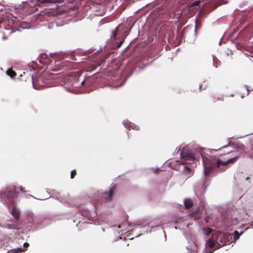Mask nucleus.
Returning a JSON list of instances; mask_svg holds the SVG:
<instances>
[{"label":"nucleus","mask_w":253,"mask_h":253,"mask_svg":"<svg viewBox=\"0 0 253 253\" xmlns=\"http://www.w3.org/2000/svg\"><path fill=\"white\" fill-rule=\"evenodd\" d=\"M121 226L120 225H119L118 226V228H121Z\"/></svg>","instance_id":"obj_39"},{"label":"nucleus","mask_w":253,"mask_h":253,"mask_svg":"<svg viewBox=\"0 0 253 253\" xmlns=\"http://www.w3.org/2000/svg\"><path fill=\"white\" fill-rule=\"evenodd\" d=\"M203 231L205 235H208L210 234L211 233L212 230L210 228L208 227H203Z\"/></svg>","instance_id":"obj_13"},{"label":"nucleus","mask_w":253,"mask_h":253,"mask_svg":"<svg viewBox=\"0 0 253 253\" xmlns=\"http://www.w3.org/2000/svg\"><path fill=\"white\" fill-rule=\"evenodd\" d=\"M226 42L225 41H223L222 40H221L219 42V45H221L222 43H225Z\"/></svg>","instance_id":"obj_22"},{"label":"nucleus","mask_w":253,"mask_h":253,"mask_svg":"<svg viewBox=\"0 0 253 253\" xmlns=\"http://www.w3.org/2000/svg\"><path fill=\"white\" fill-rule=\"evenodd\" d=\"M116 34H117V32L116 31H114L113 32V34L114 35V37H116Z\"/></svg>","instance_id":"obj_27"},{"label":"nucleus","mask_w":253,"mask_h":253,"mask_svg":"<svg viewBox=\"0 0 253 253\" xmlns=\"http://www.w3.org/2000/svg\"><path fill=\"white\" fill-rule=\"evenodd\" d=\"M244 233L243 231L241 232L240 233L237 231H234V234L231 235V239H232V237L234 238V240L235 241L237 239H238L240 236Z\"/></svg>","instance_id":"obj_12"},{"label":"nucleus","mask_w":253,"mask_h":253,"mask_svg":"<svg viewBox=\"0 0 253 253\" xmlns=\"http://www.w3.org/2000/svg\"><path fill=\"white\" fill-rule=\"evenodd\" d=\"M183 204L187 209L190 208L193 206V202L191 199H185L183 201Z\"/></svg>","instance_id":"obj_11"},{"label":"nucleus","mask_w":253,"mask_h":253,"mask_svg":"<svg viewBox=\"0 0 253 253\" xmlns=\"http://www.w3.org/2000/svg\"><path fill=\"white\" fill-rule=\"evenodd\" d=\"M30 196H31V197H33V198H35L34 197H33L32 195H30Z\"/></svg>","instance_id":"obj_42"},{"label":"nucleus","mask_w":253,"mask_h":253,"mask_svg":"<svg viewBox=\"0 0 253 253\" xmlns=\"http://www.w3.org/2000/svg\"><path fill=\"white\" fill-rule=\"evenodd\" d=\"M227 147H228V145L223 146V147H221L220 148H219V150H220L221 149L224 148H226Z\"/></svg>","instance_id":"obj_26"},{"label":"nucleus","mask_w":253,"mask_h":253,"mask_svg":"<svg viewBox=\"0 0 253 253\" xmlns=\"http://www.w3.org/2000/svg\"><path fill=\"white\" fill-rule=\"evenodd\" d=\"M29 246V245L28 243H25L24 244L23 247L17 248L13 251H9L7 252V253H13V252H14V253H20L24 252L27 250Z\"/></svg>","instance_id":"obj_6"},{"label":"nucleus","mask_w":253,"mask_h":253,"mask_svg":"<svg viewBox=\"0 0 253 253\" xmlns=\"http://www.w3.org/2000/svg\"><path fill=\"white\" fill-rule=\"evenodd\" d=\"M208 185L209 183H207L206 180L197 182L194 186V192L197 196H201L205 193Z\"/></svg>","instance_id":"obj_4"},{"label":"nucleus","mask_w":253,"mask_h":253,"mask_svg":"<svg viewBox=\"0 0 253 253\" xmlns=\"http://www.w3.org/2000/svg\"><path fill=\"white\" fill-rule=\"evenodd\" d=\"M215 244V241L212 238H210L206 241V246L210 248H212L214 246Z\"/></svg>","instance_id":"obj_10"},{"label":"nucleus","mask_w":253,"mask_h":253,"mask_svg":"<svg viewBox=\"0 0 253 253\" xmlns=\"http://www.w3.org/2000/svg\"><path fill=\"white\" fill-rule=\"evenodd\" d=\"M39 61H40V62H41V63H43L41 61V60L40 59H39Z\"/></svg>","instance_id":"obj_33"},{"label":"nucleus","mask_w":253,"mask_h":253,"mask_svg":"<svg viewBox=\"0 0 253 253\" xmlns=\"http://www.w3.org/2000/svg\"><path fill=\"white\" fill-rule=\"evenodd\" d=\"M64 0H32V2H37L38 3L40 2L41 3H59L63 2Z\"/></svg>","instance_id":"obj_7"},{"label":"nucleus","mask_w":253,"mask_h":253,"mask_svg":"<svg viewBox=\"0 0 253 253\" xmlns=\"http://www.w3.org/2000/svg\"><path fill=\"white\" fill-rule=\"evenodd\" d=\"M250 228H253V223L251 225V227L245 228V230H247L248 229Z\"/></svg>","instance_id":"obj_25"},{"label":"nucleus","mask_w":253,"mask_h":253,"mask_svg":"<svg viewBox=\"0 0 253 253\" xmlns=\"http://www.w3.org/2000/svg\"><path fill=\"white\" fill-rule=\"evenodd\" d=\"M124 40L123 41H121L120 43H119L118 45V47H120L122 46V45L123 44V42H124Z\"/></svg>","instance_id":"obj_20"},{"label":"nucleus","mask_w":253,"mask_h":253,"mask_svg":"<svg viewBox=\"0 0 253 253\" xmlns=\"http://www.w3.org/2000/svg\"><path fill=\"white\" fill-rule=\"evenodd\" d=\"M46 192L49 194H53V193H54V191H52V192H49V189H46Z\"/></svg>","instance_id":"obj_21"},{"label":"nucleus","mask_w":253,"mask_h":253,"mask_svg":"<svg viewBox=\"0 0 253 253\" xmlns=\"http://www.w3.org/2000/svg\"><path fill=\"white\" fill-rule=\"evenodd\" d=\"M3 227L7 229H17L16 226L13 224L8 223L5 224Z\"/></svg>","instance_id":"obj_15"},{"label":"nucleus","mask_w":253,"mask_h":253,"mask_svg":"<svg viewBox=\"0 0 253 253\" xmlns=\"http://www.w3.org/2000/svg\"><path fill=\"white\" fill-rule=\"evenodd\" d=\"M201 27V24L199 22V20H195V32L197 33V31L198 29L200 28Z\"/></svg>","instance_id":"obj_14"},{"label":"nucleus","mask_w":253,"mask_h":253,"mask_svg":"<svg viewBox=\"0 0 253 253\" xmlns=\"http://www.w3.org/2000/svg\"><path fill=\"white\" fill-rule=\"evenodd\" d=\"M84 81H82L81 82V85H83V84H84Z\"/></svg>","instance_id":"obj_29"},{"label":"nucleus","mask_w":253,"mask_h":253,"mask_svg":"<svg viewBox=\"0 0 253 253\" xmlns=\"http://www.w3.org/2000/svg\"><path fill=\"white\" fill-rule=\"evenodd\" d=\"M81 222H82L83 223L85 222H84V221L83 220H82V221L81 220H80V221H79V223H81Z\"/></svg>","instance_id":"obj_31"},{"label":"nucleus","mask_w":253,"mask_h":253,"mask_svg":"<svg viewBox=\"0 0 253 253\" xmlns=\"http://www.w3.org/2000/svg\"><path fill=\"white\" fill-rule=\"evenodd\" d=\"M6 38H6L5 36H4V37H3V40H5V39H6Z\"/></svg>","instance_id":"obj_32"},{"label":"nucleus","mask_w":253,"mask_h":253,"mask_svg":"<svg viewBox=\"0 0 253 253\" xmlns=\"http://www.w3.org/2000/svg\"><path fill=\"white\" fill-rule=\"evenodd\" d=\"M79 215H81L82 216L85 217L87 218L92 216L89 211L85 210H82L77 213V216H78Z\"/></svg>","instance_id":"obj_9"},{"label":"nucleus","mask_w":253,"mask_h":253,"mask_svg":"<svg viewBox=\"0 0 253 253\" xmlns=\"http://www.w3.org/2000/svg\"><path fill=\"white\" fill-rule=\"evenodd\" d=\"M213 251H211L210 252H209V253H212Z\"/></svg>","instance_id":"obj_35"},{"label":"nucleus","mask_w":253,"mask_h":253,"mask_svg":"<svg viewBox=\"0 0 253 253\" xmlns=\"http://www.w3.org/2000/svg\"><path fill=\"white\" fill-rule=\"evenodd\" d=\"M174 228L176 229H178V227L177 226H175Z\"/></svg>","instance_id":"obj_36"},{"label":"nucleus","mask_w":253,"mask_h":253,"mask_svg":"<svg viewBox=\"0 0 253 253\" xmlns=\"http://www.w3.org/2000/svg\"><path fill=\"white\" fill-rule=\"evenodd\" d=\"M160 225H157V226H154V227H153V226H152V227H151V230H150L149 232H147V233H148V232H150H150H151L152 230H153V231H154V230H155L154 229H153L154 228H155V227H160Z\"/></svg>","instance_id":"obj_19"},{"label":"nucleus","mask_w":253,"mask_h":253,"mask_svg":"<svg viewBox=\"0 0 253 253\" xmlns=\"http://www.w3.org/2000/svg\"><path fill=\"white\" fill-rule=\"evenodd\" d=\"M217 149H204L201 148L193 150L190 146L184 147L180 151L181 164L182 169L188 177L193 174L192 169L187 165L186 161H194L202 158L204 166V173L207 176L212 171H223L227 168V165L235 163L239 158V155H234L232 158L226 161H222L213 155Z\"/></svg>","instance_id":"obj_1"},{"label":"nucleus","mask_w":253,"mask_h":253,"mask_svg":"<svg viewBox=\"0 0 253 253\" xmlns=\"http://www.w3.org/2000/svg\"><path fill=\"white\" fill-rule=\"evenodd\" d=\"M123 124L126 128H127L129 130H130V129H132L136 130L139 129V126L135 125L134 124H133L128 121H123Z\"/></svg>","instance_id":"obj_5"},{"label":"nucleus","mask_w":253,"mask_h":253,"mask_svg":"<svg viewBox=\"0 0 253 253\" xmlns=\"http://www.w3.org/2000/svg\"><path fill=\"white\" fill-rule=\"evenodd\" d=\"M0 227H3V226L1 224H0Z\"/></svg>","instance_id":"obj_41"},{"label":"nucleus","mask_w":253,"mask_h":253,"mask_svg":"<svg viewBox=\"0 0 253 253\" xmlns=\"http://www.w3.org/2000/svg\"><path fill=\"white\" fill-rule=\"evenodd\" d=\"M234 153H235V152H230V153H228V154H234Z\"/></svg>","instance_id":"obj_30"},{"label":"nucleus","mask_w":253,"mask_h":253,"mask_svg":"<svg viewBox=\"0 0 253 253\" xmlns=\"http://www.w3.org/2000/svg\"><path fill=\"white\" fill-rule=\"evenodd\" d=\"M20 212V210L15 207H14L10 211L11 215L16 220L19 219Z\"/></svg>","instance_id":"obj_8"},{"label":"nucleus","mask_w":253,"mask_h":253,"mask_svg":"<svg viewBox=\"0 0 253 253\" xmlns=\"http://www.w3.org/2000/svg\"><path fill=\"white\" fill-rule=\"evenodd\" d=\"M17 196L15 192V188H13L11 189H7L4 192L1 193L0 196V198L4 204L9 203L12 204L14 201L15 197Z\"/></svg>","instance_id":"obj_2"},{"label":"nucleus","mask_w":253,"mask_h":253,"mask_svg":"<svg viewBox=\"0 0 253 253\" xmlns=\"http://www.w3.org/2000/svg\"><path fill=\"white\" fill-rule=\"evenodd\" d=\"M32 83H33V84L34 87L35 88V84H34V81H33V82H32Z\"/></svg>","instance_id":"obj_34"},{"label":"nucleus","mask_w":253,"mask_h":253,"mask_svg":"<svg viewBox=\"0 0 253 253\" xmlns=\"http://www.w3.org/2000/svg\"><path fill=\"white\" fill-rule=\"evenodd\" d=\"M75 173H76V171H75V169L72 170L71 171V178H73L74 177Z\"/></svg>","instance_id":"obj_18"},{"label":"nucleus","mask_w":253,"mask_h":253,"mask_svg":"<svg viewBox=\"0 0 253 253\" xmlns=\"http://www.w3.org/2000/svg\"><path fill=\"white\" fill-rule=\"evenodd\" d=\"M6 74L11 78H13L16 75L15 73L11 69L7 70V71H6Z\"/></svg>","instance_id":"obj_16"},{"label":"nucleus","mask_w":253,"mask_h":253,"mask_svg":"<svg viewBox=\"0 0 253 253\" xmlns=\"http://www.w3.org/2000/svg\"><path fill=\"white\" fill-rule=\"evenodd\" d=\"M140 69H144V68L143 67H140Z\"/></svg>","instance_id":"obj_40"},{"label":"nucleus","mask_w":253,"mask_h":253,"mask_svg":"<svg viewBox=\"0 0 253 253\" xmlns=\"http://www.w3.org/2000/svg\"><path fill=\"white\" fill-rule=\"evenodd\" d=\"M247 91L248 92H249V88H247Z\"/></svg>","instance_id":"obj_37"},{"label":"nucleus","mask_w":253,"mask_h":253,"mask_svg":"<svg viewBox=\"0 0 253 253\" xmlns=\"http://www.w3.org/2000/svg\"><path fill=\"white\" fill-rule=\"evenodd\" d=\"M159 168L156 169L155 170H154V172H157L158 171H159Z\"/></svg>","instance_id":"obj_28"},{"label":"nucleus","mask_w":253,"mask_h":253,"mask_svg":"<svg viewBox=\"0 0 253 253\" xmlns=\"http://www.w3.org/2000/svg\"><path fill=\"white\" fill-rule=\"evenodd\" d=\"M116 185L114 184H112L110 187V190L109 192H105L103 193H100L99 194L101 199L98 200L101 202H110L112 200V197L115 195L117 191Z\"/></svg>","instance_id":"obj_3"},{"label":"nucleus","mask_w":253,"mask_h":253,"mask_svg":"<svg viewBox=\"0 0 253 253\" xmlns=\"http://www.w3.org/2000/svg\"><path fill=\"white\" fill-rule=\"evenodd\" d=\"M20 189L21 191L25 192V191L24 190V188H23L22 186L20 187Z\"/></svg>","instance_id":"obj_24"},{"label":"nucleus","mask_w":253,"mask_h":253,"mask_svg":"<svg viewBox=\"0 0 253 253\" xmlns=\"http://www.w3.org/2000/svg\"><path fill=\"white\" fill-rule=\"evenodd\" d=\"M54 198V199H57V200H59V199H58V197H57V198Z\"/></svg>","instance_id":"obj_38"},{"label":"nucleus","mask_w":253,"mask_h":253,"mask_svg":"<svg viewBox=\"0 0 253 253\" xmlns=\"http://www.w3.org/2000/svg\"><path fill=\"white\" fill-rule=\"evenodd\" d=\"M201 2V1L200 0H197V1H194V2H193L191 5H190V7H194V6H199L200 3Z\"/></svg>","instance_id":"obj_17"},{"label":"nucleus","mask_w":253,"mask_h":253,"mask_svg":"<svg viewBox=\"0 0 253 253\" xmlns=\"http://www.w3.org/2000/svg\"><path fill=\"white\" fill-rule=\"evenodd\" d=\"M29 69H30V71L33 70H34V69H35V68H34V67H33V66H30V65H29Z\"/></svg>","instance_id":"obj_23"}]
</instances>
